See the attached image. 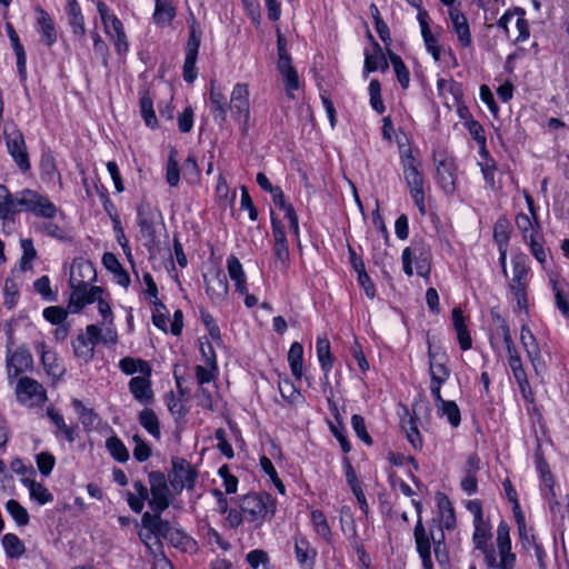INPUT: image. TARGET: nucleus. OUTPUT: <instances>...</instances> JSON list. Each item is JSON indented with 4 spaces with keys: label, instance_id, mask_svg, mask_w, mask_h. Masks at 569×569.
<instances>
[{
    "label": "nucleus",
    "instance_id": "nucleus-1",
    "mask_svg": "<svg viewBox=\"0 0 569 569\" xmlns=\"http://www.w3.org/2000/svg\"><path fill=\"white\" fill-rule=\"evenodd\" d=\"M473 548L481 552L487 569H515L517 556L512 551L510 527L501 520L497 528V547L491 542L492 527L489 519L473 520Z\"/></svg>",
    "mask_w": 569,
    "mask_h": 569
},
{
    "label": "nucleus",
    "instance_id": "nucleus-2",
    "mask_svg": "<svg viewBox=\"0 0 569 569\" xmlns=\"http://www.w3.org/2000/svg\"><path fill=\"white\" fill-rule=\"evenodd\" d=\"M238 506L253 529H260L264 522L271 521L277 512V499L266 491L241 496Z\"/></svg>",
    "mask_w": 569,
    "mask_h": 569
},
{
    "label": "nucleus",
    "instance_id": "nucleus-3",
    "mask_svg": "<svg viewBox=\"0 0 569 569\" xmlns=\"http://www.w3.org/2000/svg\"><path fill=\"white\" fill-rule=\"evenodd\" d=\"M403 272L411 277L413 264L419 277L429 279L432 266V251L430 244L423 238L412 239L409 247H406L401 254Z\"/></svg>",
    "mask_w": 569,
    "mask_h": 569
},
{
    "label": "nucleus",
    "instance_id": "nucleus-4",
    "mask_svg": "<svg viewBox=\"0 0 569 569\" xmlns=\"http://www.w3.org/2000/svg\"><path fill=\"white\" fill-rule=\"evenodd\" d=\"M400 163L410 196L420 214L425 216L427 212L423 191L425 179L421 170L419 169L420 162L412 156V151L409 149L401 152Z\"/></svg>",
    "mask_w": 569,
    "mask_h": 569
},
{
    "label": "nucleus",
    "instance_id": "nucleus-5",
    "mask_svg": "<svg viewBox=\"0 0 569 569\" xmlns=\"http://www.w3.org/2000/svg\"><path fill=\"white\" fill-rule=\"evenodd\" d=\"M17 202L19 204V213L27 212L46 220L54 219L59 212V208L47 194L30 188L20 190Z\"/></svg>",
    "mask_w": 569,
    "mask_h": 569
},
{
    "label": "nucleus",
    "instance_id": "nucleus-6",
    "mask_svg": "<svg viewBox=\"0 0 569 569\" xmlns=\"http://www.w3.org/2000/svg\"><path fill=\"white\" fill-rule=\"evenodd\" d=\"M512 263V278L509 281V290L517 301L520 310L528 308V287L530 282V267L528 264V257L519 252L511 258Z\"/></svg>",
    "mask_w": 569,
    "mask_h": 569
},
{
    "label": "nucleus",
    "instance_id": "nucleus-7",
    "mask_svg": "<svg viewBox=\"0 0 569 569\" xmlns=\"http://www.w3.org/2000/svg\"><path fill=\"white\" fill-rule=\"evenodd\" d=\"M189 34L188 40L184 44V61L182 67V78L187 83H193L198 77V70L196 67L199 49L202 40V29L200 23L192 16L191 20H188Z\"/></svg>",
    "mask_w": 569,
    "mask_h": 569
},
{
    "label": "nucleus",
    "instance_id": "nucleus-8",
    "mask_svg": "<svg viewBox=\"0 0 569 569\" xmlns=\"http://www.w3.org/2000/svg\"><path fill=\"white\" fill-rule=\"evenodd\" d=\"M148 481L151 495V498L148 499V505L152 513H163L171 503V491L168 480L162 471L157 470L149 472Z\"/></svg>",
    "mask_w": 569,
    "mask_h": 569
},
{
    "label": "nucleus",
    "instance_id": "nucleus-9",
    "mask_svg": "<svg viewBox=\"0 0 569 569\" xmlns=\"http://www.w3.org/2000/svg\"><path fill=\"white\" fill-rule=\"evenodd\" d=\"M169 481L176 493H181L183 489L192 490L198 478L196 467L181 457H172Z\"/></svg>",
    "mask_w": 569,
    "mask_h": 569
},
{
    "label": "nucleus",
    "instance_id": "nucleus-10",
    "mask_svg": "<svg viewBox=\"0 0 569 569\" xmlns=\"http://www.w3.org/2000/svg\"><path fill=\"white\" fill-rule=\"evenodd\" d=\"M250 92L247 83L238 82L233 86L229 109L232 117L241 123V132L246 134L249 129L250 120Z\"/></svg>",
    "mask_w": 569,
    "mask_h": 569
},
{
    "label": "nucleus",
    "instance_id": "nucleus-11",
    "mask_svg": "<svg viewBox=\"0 0 569 569\" xmlns=\"http://www.w3.org/2000/svg\"><path fill=\"white\" fill-rule=\"evenodd\" d=\"M161 218V212L157 207L146 199L140 201L137 207V224L142 238L146 240V246H153L156 243V222Z\"/></svg>",
    "mask_w": 569,
    "mask_h": 569
},
{
    "label": "nucleus",
    "instance_id": "nucleus-12",
    "mask_svg": "<svg viewBox=\"0 0 569 569\" xmlns=\"http://www.w3.org/2000/svg\"><path fill=\"white\" fill-rule=\"evenodd\" d=\"M76 279L71 277L70 283L72 292L69 299V308H73V312L80 311L88 305L97 302L100 296H104L106 291L103 288L98 286H90L87 281H79L74 283Z\"/></svg>",
    "mask_w": 569,
    "mask_h": 569
},
{
    "label": "nucleus",
    "instance_id": "nucleus-13",
    "mask_svg": "<svg viewBox=\"0 0 569 569\" xmlns=\"http://www.w3.org/2000/svg\"><path fill=\"white\" fill-rule=\"evenodd\" d=\"M271 229L274 240L272 247L273 263L276 269L286 272L289 269L290 252L284 227L277 218L271 217Z\"/></svg>",
    "mask_w": 569,
    "mask_h": 569
},
{
    "label": "nucleus",
    "instance_id": "nucleus-14",
    "mask_svg": "<svg viewBox=\"0 0 569 569\" xmlns=\"http://www.w3.org/2000/svg\"><path fill=\"white\" fill-rule=\"evenodd\" d=\"M436 166V179L440 188L447 194H451L456 191L457 181V166L452 157L446 154H435L433 157Z\"/></svg>",
    "mask_w": 569,
    "mask_h": 569
},
{
    "label": "nucleus",
    "instance_id": "nucleus-15",
    "mask_svg": "<svg viewBox=\"0 0 569 569\" xmlns=\"http://www.w3.org/2000/svg\"><path fill=\"white\" fill-rule=\"evenodd\" d=\"M16 392L18 400L30 407L41 406L47 400V392L43 386L29 377L19 379Z\"/></svg>",
    "mask_w": 569,
    "mask_h": 569
},
{
    "label": "nucleus",
    "instance_id": "nucleus-16",
    "mask_svg": "<svg viewBox=\"0 0 569 569\" xmlns=\"http://www.w3.org/2000/svg\"><path fill=\"white\" fill-rule=\"evenodd\" d=\"M162 513L146 511L141 517V525L147 532H139V537L142 542L147 545V540L151 539L152 536L157 538L167 539L170 536L173 527L169 520L162 519Z\"/></svg>",
    "mask_w": 569,
    "mask_h": 569
},
{
    "label": "nucleus",
    "instance_id": "nucleus-17",
    "mask_svg": "<svg viewBox=\"0 0 569 569\" xmlns=\"http://www.w3.org/2000/svg\"><path fill=\"white\" fill-rule=\"evenodd\" d=\"M6 144L8 153L11 156L19 170L23 173L29 171L31 163L22 132L16 130L10 134H6Z\"/></svg>",
    "mask_w": 569,
    "mask_h": 569
},
{
    "label": "nucleus",
    "instance_id": "nucleus-18",
    "mask_svg": "<svg viewBox=\"0 0 569 569\" xmlns=\"http://www.w3.org/2000/svg\"><path fill=\"white\" fill-rule=\"evenodd\" d=\"M329 411L333 420H327L330 432L338 440L340 448L345 455H348L352 447L347 437V429L343 423V418L339 411L338 405L332 399V389H330V396L327 398Z\"/></svg>",
    "mask_w": 569,
    "mask_h": 569
},
{
    "label": "nucleus",
    "instance_id": "nucleus-19",
    "mask_svg": "<svg viewBox=\"0 0 569 569\" xmlns=\"http://www.w3.org/2000/svg\"><path fill=\"white\" fill-rule=\"evenodd\" d=\"M431 535H435L433 531L430 530V532H428L422 523L421 518H419L413 529V537L416 549L421 559L423 569H435L431 558Z\"/></svg>",
    "mask_w": 569,
    "mask_h": 569
},
{
    "label": "nucleus",
    "instance_id": "nucleus-20",
    "mask_svg": "<svg viewBox=\"0 0 569 569\" xmlns=\"http://www.w3.org/2000/svg\"><path fill=\"white\" fill-rule=\"evenodd\" d=\"M151 377L152 372H149L143 376L132 377L128 382V388L133 399L143 406H150L154 402Z\"/></svg>",
    "mask_w": 569,
    "mask_h": 569
},
{
    "label": "nucleus",
    "instance_id": "nucleus-21",
    "mask_svg": "<svg viewBox=\"0 0 569 569\" xmlns=\"http://www.w3.org/2000/svg\"><path fill=\"white\" fill-rule=\"evenodd\" d=\"M209 103L214 122L219 126L224 124L229 110V101L216 80L210 81Z\"/></svg>",
    "mask_w": 569,
    "mask_h": 569
},
{
    "label": "nucleus",
    "instance_id": "nucleus-22",
    "mask_svg": "<svg viewBox=\"0 0 569 569\" xmlns=\"http://www.w3.org/2000/svg\"><path fill=\"white\" fill-rule=\"evenodd\" d=\"M428 362L430 380L447 382L451 375L448 367V356L445 352L435 351L431 342L428 340Z\"/></svg>",
    "mask_w": 569,
    "mask_h": 569
},
{
    "label": "nucleus",
    "instance_id": "nucleus-23",
    "mask_svg": "<svg viewBox=\"0 0 569 569\" xmlns=\"http://www.w3.org/2000/svg\"><path fill=\"white\" fill-rule=\"evenodd\" d=\"M368 38L372 44V52L365 51L363 74L367 77L370 72L380 70L386 72L389 69V62L382 51L381 46L376 41L373 36L368 31Z\"/></svg>",
    "mask_w": 569,
    "mask_h": 569
},
{
    "label": "nucleus",
    "instance_id": "nucleus-24",
    "mask_svg": "<svg viewBox=\"0 0 569 569\" xmlns=\"http://www.w3.org/2000/svg\"><path fill=\"white\" fill-rule=\"evenodd\" d=\"M481 459L478 453L473 452L468 456L466 466L463 467V477L460 481V488L468 496H472L478 491V472L480 470Z\"/></svg>",
    "mask_w": 569,
    "mask_h": 569
},
{
    "label": "nucleus",
    "instance_id": "nucleus-25",
    "mask_svg": "<svg viewBox=\"0 0 569 569\" xmlns=\"http://www.w3.org/2000/svg\"><path fill=\"white\" fill-rule=\"evenodd\" d=\"M316 352L317 358L320 365V368L323 372V386L328 387L329 390L331 389L330 382H329V373L333 368L335 363V356L331 352V346L330 341L327 338V336H318L316 340Z\"/></svg>",
    "mask_w": 569,
    "mask_h": 569
},
{
    "label": "nucleus",
    "instance_id": "nucleus-26",
    "mask_svg": "<svg viewBox=\"0 0 569 569\" xmlns=\"http://www.w3.org/2000/svg\"><path fill=\"white\" fill-rule=\"evenodd\" d=\"M36 12L38 14L36 28L40 37V42L50 48L58 40L56 23L51 16L41 7H38Z\"/></svg>",
    "mask_w": 569,
    "mask_h": 569
},
{
    "label": "nucleus",
    "instance_id": "nucleus-27",
    "mask_svg": "<svg viewBox=\"0 0 569 569\" xmlns=\"http://www.w3.org/2000/svg\"><path fill=\"white\" fill-rule=\"evenodd\" d=\"M295 556L301 569H313L317 558V550L311 547L306 536L299 533L293 537Z\"/></svg>",
    "mask_w": 569,
    "mask_h": 569
},
{
    "label": "nucleus",
    "instance_id": "nucleus-28",
    "mask_svg": "<svg viewBox=\"0 0 569 569\" xmlns=\"http://www.w3.org/2000/svg\"><path fill=\"white\" fill-rule=\"evenodd\" d=\"M33 360L29 350L18 348L7 356V371L9 378H16L32 367Z\"/></svg>",
    "mask_w": 569,
    "mask_h": 569
},
{
    "label": "nucleus",
    "instance_id": "nucleus-29",
    "mask_svg": "<svg viewBox=\"0 0 569 569\" xmlns=\"http://www.w3.org/2000/svg\"><path fill=\"white\" fill-rule=\"evenodd\" d=\"M20 191L12 193L6 184L0 183V219L2 221L13 222L19 214V204L17 199Z\"/></svg>",
    "mask_w": 569,
    "mask_h": 569
},
{
    "label": "nucleus",
    "instance_id": "nucleus-30",
    "mask_svg": "<svg viewBox=\"0 0 569 569\" xmlns=\"http://www.w3.org/2000/svg\"><path fill=\"white\" fill-rule=\"evenodd\" d=\"M417 19L420 24L421 36L426 46L427 51L432 56L435 61H439L441 57V47L438 43V39L432 34L429 27V13L427 10H420L417 14Z\"/></svg>",
    "mask_w": 569,
    "mask_h": 569
},
{
    "label": "nucleus",
    "instance_id": "nucleus-31",
    "mask_svg": "<svg viewBox=\"0 0 569 569\" xmlns=\"http://www.w3.org/2000/svg\"><path fill=\"white\" fill-rule=\"evenodd\" d=\"M68 24L71 28L74 40L81 46L86 44V23L80 6L64 7Z\"/></svg>",
    "mask_w": 569,
    "mask_h": 569
},
{
    "label": "nucleus",
    "instance_id": "nucleus-32",
    "mask_svg": "<svg viewBox=\"0 0 569 569\" xmlns=\"http://www.w3.org/2000/svg\"><path fill=\"white\" fill-rule=\"evenodd\" d=\"M6 30L17 57V70L20 81L24 83L27 81V56L24 48L11 23L6 24Z\"/></svg>",
    "mask_w": 569,
    "mask_h": 569
},
{
    "label": "nucleus",
    "instance_id": "nucleus-33",
    "mask_svg": "<svg viewBox=\"0 0 569 569\" xmlns=\"http://www.w3.org/2000/svg\"><path fill=\"white\" fill-rule=\"evenodd\" d=\"M451 319L461 350L467 351L471 349L472 339L467 328L466 318L461 308L456 307L452 309Z\"/></svg>",
    "mask_w": 569,
    "mask_h": 569
},
{
    "label": "nucleus",
    "instance_id": "nucleus-34",
    "mask_svg": "<svg viewBox=\"0 0 569 569\" xmlns=\"http://www.w3.org/2000/svg\"><path fill=\"white\" fill-rule=\"evenodd\" d=\"M449 17L452 22L453 31L458 37L459 43L463 48L470 47L472 43V39L470 34V28L465 14L458 9H450Z\"/></svg>",
    "mask_w": 569,
    "mask_h": 569
},
{
    "label": "nucleus",
    "instance_id": "nucleus-35",
    "mask_svg": "<svg viewBox=\"0 0 569 569\" xmlns=\"http://www.w3.org/2000/svg\"><path fill=\"white\" fill-rule=\"evenodd\" d=\"M204 282L206 293L212 301L220 302L226 299L229 292V283L221 270H218L210 281L204 278Z\"/></svg>",
    "mask_w": 569,
    "mask_h": 569
},
{
    "label": "nucleus",
    "instance_id": "nucleus-36",
    "mask_svg": "<svg viewBox=\"0 0 569 569\" xmlns=\"http://www.w3.org/2000/svg\"><path fill=\"white\" fill-rule=\"evenodd\" d=\"M516 227L519 230L522 241L526 242L542 234V226L539 219H531L527 213L520 212L516 216Z\"/></svg>",
    "mask_w": 569,
    "mask_h": 569
},
{
    "label": "nucleus",
    "instance_id": "nucleus-37",
    "mask_svg": "<svg viewBox=\"0 0 569 569\" xmlns=\"http://www.w3.org/2000/svg\"><path fill=\"white\" fill-rule=\"evenodd\" d=\"M227 270L233 281L236 292L247 293V276L240 260L234 254L227 258Z\"/></svg>",
    "mask_w": 569,
    "mask_h": 569
},
{
    "label": "nucleus",
    "instance_id": "nucleus-38",
    "mask_svg": "<svg viewBox=\"0 0 569 569\" xmlns=\"http://www.w3.org/2000/svg\"><path fill=\"white\" fill-rule=\"evenodd\" d=\"M102 264L107 270H109L113 274L114 281L123 287L128 288L130 284V276L128 271L122 267L119 262L116 254L112 252H106L102 256Z\"/></svg>",
    "mask_w": 569,
    "mask_h": 569
},
{
    "label": "nucleus",
    "instance_id": "nucleus-39",
    "mask_svg": "<svg viewBox=\"0 0 569 569\" xmlns=\"http://www.w3.org/2000/svg\"><path fill=\"white\" fill-rule=\"evenodd\" d=\"M177 10L172 0H154L153 22L159 27L171 24L176 18Z\"/></svg>",
    "mask_w": 569,
    "mask_h": 569
},
{
    "label": "nucleus",
    "instance_id": "nucleus-40",
    "mask_svg": "<svg viewBox=\"0 0 569 569\" xmlns=\"http://www.w3.org/2000/svg\"><path fill=\"white\" fill-rule=\"evenodd\" d=\"M520 341L527 353V357L531 361L532 366L537 368V362L541 358L540 347L536 337L527 325L521 327Z\"/></svg>",
    "mask_w": 569,
    "mask_h": 569
},
{
    "label": "nucleus",
    "instance_id": "nucleus-41",
    "mask_svg": "<svg viewBox=\"0 0 569 569\" xmlns=\"http://www.w3.org/2000/svg\"><path fill=\"white\" fill-rule=\"evenodd\" d=\"M407 418L401 420V429L405 431L407 440L415 450L420 451L423 447L422 436L418 429V418L409 413L406 409Z\"/></svg>",
    "mask_w": 569,
    "mask_h": 569
},
{
    "label": "nucleus",
    "instance_id": "nucleus-42",
    "mask_svg": "<svg viewBox=\"0 0 569 569\" xmlns=\"http://www.w3.org/2000/svg\"><path fill=\"white\" fill-rule=\"evenodd\" d=\"M118 368L126 376H133L134 373L143 376L146 373L152 372V367L149 363V361L141 358H133L130 356L120 359Z\"/></svg>",
    "mask_w": 569,
    "mask_h": 569
},
{
    "label": "nucleus",
    "instance_id": "nucleus-43",
    "mask_svg": "<svg viewBox=\"0 0 569 569\" xmlns=\"http://www.w3.org/2000/svg\"><path fill=\"white\" fill-rule=\"evenodd\" d=\"M513 517L517 523L519 543L526 551H529L538 543L537 537L532 532L533 529L527 526L523 511L516 512Z\"/></svg>",
    "mask_w": 569,
    "mask_h": 569
},
{
    "label": "nucleus",
    "instance_id": "nucleus-44",
    "mask_svg": "<svg viewBox=\"0 0 569 569\" xmlns=\"http://www.w3.org/2000/svg\"><path fill=\"white\" fill-rule=\"evenodd\" d=\"M47 416L50 418L51 422L56 426V436H61L68 442H73L77 436V427L68 426L64 422L62 415L57 411L54 408L49 407L47 409Z\"/></svg>",
    "mask_w": 569,
    "mask_h": 569
},
{
    "label": "nucleus",
    "instance_id": "nucleus-45",
    "mask_svg": "<svg viewBox=\"0 0 569 569\" xmlns=\"http://www.w3.org/2000/svg\"><path fill=\"white\" fill-rule=\"evenodd\" d=\"M140 114L147 127L151 129L158 128V119L153 109V98L150 96L149 90L139 92Z\"/></svg>",
    "mask_w": 569,
    "mask_h": 569
},
{
    "label": "nucleus",
    "instance_id": "nucleus-46",
    "mask_svg": "<svg viewBox=\"0 0 569 569\" xmlns=\"http://www.w3.org/2000/svg\"><path fill=\"white\" fill-rule=\"evenodd\" d=\"M288 363L292 376L300 381L303 376V346L295 341L288 351Z\"/></svg>",
    "mask_w": 569,
    "mask_h": 569
},
{
    "label": "nucleus",
    "instance_id": "nucleus-47",
    "mask_svg": "<svg viewBox=\"0 0 569 569\" xmlns=\"http://www.w3.org/2000/svg\"><path fill=\"white\" fill-rule=\"evenodd\" d=\"M138 421L154 439L161 438L160 422L154 410L146 406L138 415Z\"/></svg>",
    "mask_w": 569,
    "mask_h": 569
},
{
    "label": "nucleus",
    "instance_id": "nucleus-48",
    "mask_svg": "<svg viewBox=\"0 0 569 569\" xmlns=\"http://www.w3.org/2000/svg\"><path fill=\"white\" fill-rule=\"evenodd\" d=\"M387 56L390 63L392 64L393 71L396 73L400 87L403 90L408 89L410 84V72L407 66L405 64L403 60L399 54L393 52L391 49H387Z\"/></svg>",
    "mask_w": 569,
    "mask_h": 569
},
{
    "label": "nucleus",
    "instance_id": "nucleus-49",
    "mask_svg": "<svg viewBox=\"0 0 569 569\" xmlns=\"http://www.w3.org/2000/svg\"><path fill=\"white\" fill-rule=\"evenodd\" d=\"M133 488L138 496H134L132 492L128 491L127 502L133 512L140 513L143 510L144 502L149 499V490L141 480L134 481Z\"/></svg>",
    "mask_w": 569,
    "mask_h": 569
},
{
    "label": "nucleus",
    "instance_id": "nucleus-50",
    "mask_svg": "<svg viewBox=\"0 0 569 569\" xmlns=\"http://www.w3.org/2000/svg\"><path fill=\"white\" fill-rule=\"evenodd\" d=\"M21 482L29 489L30 497L37 500L40 505H46L53 501V495L40 482L33 478L24 477Z\"/></svg>",
    "mask_w": 569,
    "mask_h": 569
},
{
    "label": "nucleus",
    "instance_id": "nucleus-51",
    "mask_svg": "<svg viewBox=\"0 0 569 569\" xmlns=\"http://www.w3.org/2000/svg\"><path fill=\"white\" fill-rule=\"evenodd\" d=\"M41 362L47 373L53 378H60L66 372V369L57 357V353L52 350H46L44 346L41 351Z\"/></svg>",
    "mask_w": 569,
    "mask_h": 569
},
{
    "label": "nucleus",
    "instance_id": "nucleus-52",
    "mask_svg": "<svg viewBox=\"0 0 569 569\" xmlns=\"http://www.w3.org/2000/svg\"><path fill=\"white\" fill-rule=\"evenodd\" d=\"M550 284L555 295V303L561 315L569 319V292L565 290L567 286L563 281L551 278Z\"/></svg>",
    "mask_w": 569,
    "mask_h": 569
},
{
    "label": "nucleus",
    "instance_id": "nucleus-53",
    "mask_svg": "<svg viewBox=\"0 0 569 569\" xmlns=\"http://www.w3.org/2000/svg\"><path fill=\"white\" fill-rule=\"evenodd\" d=\"M106 449L110 456L118 462L124 463L129 460L130 455L123 441L116 435L107 438Z\"/></svg>",
    "mask_w": 569,
    "mask_h": 569
},
{
    "label": "nucleus",
    "instance_id": "nucleus-54",
    "mask_svg": "<svg viewBox=\"0 0 569 569\" xmlns=\"http://www.w3.org/2000/svg\"><path fill=\"white\" fill-rule=\"evenodd\" d=\"M20 247L22 249V256L19 261L20 269L22 271H29L33 267L32 262L38 257L37 250L31 238L21 239Z\"/></svg>",
    "mask_w": 569,
    "mask_h": 569
},
{
    "label": "nucleus",
    "instance_id": "nucleus-55",
    "mask_svg": "<svg viewBox=\"0 0 569 569\" xmlns=\"http://www.w3.org/2000/svg\"><path fill=\"white\" fill-rule=\"evenodd\" d=\"M6 510L11 516L18 527H26L30 521L28 510L14 499H10L6 502Z\"/></svg>",
    "mask_w": 569,
    "mask_h": 569
},
{
    "label": "nucleus",
    "instance_id": "nucleus-56",
    "mask_svg": "<svg viewBox=\"0 0 569 569\" xmlns=\"http://www.w3.org/2000/svg\"><path fill=\"white\" fill-rule=\"evenodd\" d=\"M2 547L7 557L11 559L21 557L26 551L24 545L14 533H6L2 537Z\"/></svg>",
    "mask_w": 569,
    "mask_h": 569
},
{
    "label": "nucleus",
    "instance_id": "nucleus-57",
    "mask_svg": "<svg viewBox=\"0 0 569 569\" xmlns=\"http://www.w3.org/2000/svg\"><path fill=\"white\" fill-rule=\"evenodd\" d=\"M438 415L446 417L451 427L457 428L461 422V413L458 405L453 400L442 401L437 407Z\"/></svg>",
    "mask_w": 569,
    "mask_h": 569
},
{
    "label": "nucleus",
    "instance_id": "nucleus-58",
    "mask_svg": "<svg viewBox=\"0 0 569 569\" xmlns=\"http://www.w3.org/2000/svg\"><path fill=\"white\" fill-rule=\"evenodd\" d=\"M166 181L170 187H177L180 181V169L178 162V151L171 148L168 156L166 168Z\"/></svg>",
    "mask_w": 569,
    "mask_h": 569
},
{
    "label": "nucleus",
    "instance_id": "nucleus-59",
    "mask_svg": "<svg viewBox=\"0 0 569 569\" xmlns=\"http://www.w3.org/2000/svg\"><path fill=\"white\" fill-rule=\"evenodd\" d=\"M74 356L82 359L84 362H89L94 357V347L87 340L84 335H79L72 342Z\"/></svg>",
    "mask_w": 569,
    "mask_h": 569
},
{
    "label": "nucleus",
    "instance_id": "nucleus-60",
    "mask_svg": "<svg viewBox=\"0 0 569 569\" xmlns=\"http://www.w3.org/2000/svg\"><path fill=\"white\" fill-rule=\"evenodd\" d=\"M113 29L111 30V40L113 41L114 49L118 54H123L129 49V43L124 32V27L121 20L113 21Z\"/></svg>",
    "mask_w": 569,
    "mask_h": 569
},
{
    "label": "nucleus",
    "instance_id": "nucleus-61",
    "mask_svg": "<svg viewBox=\"0 0 569 569\" xmlns=\"http://www.w3.org/2000/svg\"><path fill=\"white\" fill-rule=\"evenodd\" d=\"M311 522L316 532L326 541H331L332 532L325 513L321 510L311 511Z\"/></svg>",
    "mask_w": 569,
    "mask_h": 569
},
{
    "label": "nucleus",
    "instance_id": "nucleus-62",
    "mask_svg": "<svg viewBox=\"0 0 569 569\" xmlns=\"http://www.w3.org/2000/svg\"><path fill=\"white\" fill-rule=\"evenodd\" d=\"M513 12L517 14L516 28L518 30V36L513 42L522 43L530 37L529 21L526 19V10L523 8L515 7Z\"/></svg>",
    "mask_w": 569,
    "mask_h": 569
},
{
    "label": "nucleus",
    "instance_id": "nucleus-63",
    "mask_svg": "<svg viewBox=\"0 0 569 569\" xmlns=\"http://www.w3.org/2000/svg\"><path fill=\"white\" fill-rule=\"evenodd\" d=\"M493 239L498 247H508L510 240V222L507 218L500 217L493 227Z\"/></svg>",
    "mask_w": 569,
    "mask_h": 569
},
{
    "label": "nucleus",
    "instance_id": "nucleus-64",
    "mask_svg": "<svg viewBox=\"0 0 569 569\" xmlns=\"http://www.w3.org/2000/svg\"><path fill=\"white\" fill-rule=\"evenodd\" d=\"M33 289L44 301L56 302L58 300V293L51 289V281L48 276L38 278L33 282Z\"/></svg>",
    "mask_w": 569,
    "mask_h": 569
}]
</instances>
